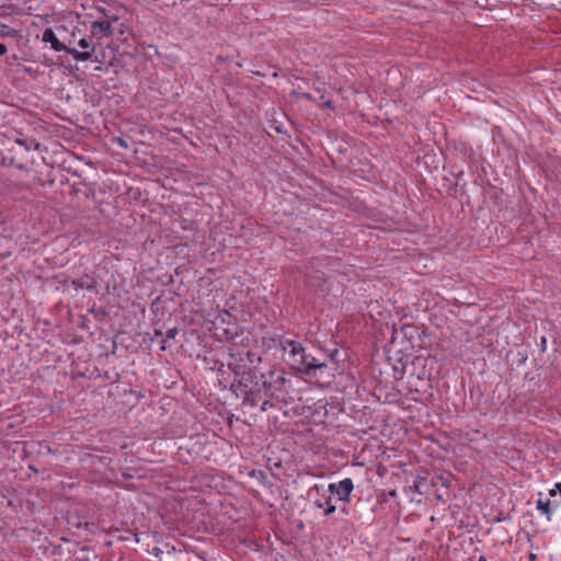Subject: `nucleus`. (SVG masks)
<instances>
[{"label": "nucleus", "instance_id": "nucleus-1", "mask_svg": "<svg viewBox=\"0 0 561 561\" xmlns=\"http://www.w3.org/2000/svg\"><path fill=\"white\" fill-rule=\"evenodd\" d=\"M287 362L293 369L306 375H311L313 370L327 367L324 363L308 354L301 344L296 348L289 350Z\"/></svg>", "mask_w": 561, "mask_h": 561}, {"label": "nucleus", "instance_id": "nucleus-2", "mask_svg": "<svg viewBox=\"0 0 561 561\" xmlns=\"http://www.w3.org/2000/svg\"><path fill=\"white\" fill-rule=\"evenodd\" d=\"M263 388L265 396L271 399H278L280 393H285L286 373L284 370H270L267 376L263 375Z\"/></svg>", "mask_w": 561, "mask_h": 561}, {"label": "nucleus", "instance_id": "nucleus-3", "mask_svg": "<svg viewBox=\"0 0 561 561\" xmlns=\"http://www.w3.org/2000/svg\"><path fill=\"white\" fill-rule=\"evenodd\" d=\"M310 495L313 497V505L322 510L324 516H330L336 511L334 497L331 496L324 484H314L310 490Z\"/></svg>", "mask_w": 561, "mask_h": 561}, {"label": "nucleus", "instance_id": "nucleus-4", "mask_svg": "<svg viewBox=\"0 0 561 561\" xmlns=\"http://www.w3.org/2000/svg\"><path fill=\"white\" fill-rule=\"evenodd\" d=\"M325 489L334 497V501L337 500L348 504L354 491V482L351 478H345L339 482L329 483Z\"/></svg>", "mask_w": 561, "mask_h": 561}, {"label": "nucleus", "instance_id": "nucleus-5", "mask_svg": "<svg viewBox=\"0 0 561 561\" xmlns=\"http://www.w3.org/2000/svg\"><path fill=\"white\" fill-rule=\"evenodd\" d=\"M42 41L44 43H49L51 48L56 51L64 50L66 53H70V48L57 37L56 33L50 27H47L43 32Z\"/></svg>", "mask_w": 561, "mask_h": 561}, {"label": "nucleus", "instance_id": "nucleus-6", "mask_svg": "<svg viewBox=\"0 0 561 561\" xmlns=\"http://www.w3.org/2000/svg\"><path fill=\"white\" fill-rule=\"evenodd\" d=\"M78 45L82 50H77L72 48V58L82 61L90 59L94 51V47L92 46L91 41L88 38H81Z\"/></svg>", "mask_w": 561, "mask_h": 561}, {"label": "nucleus", "instance_id": "nucleus-7", "mask_svg": "<svg viewBox=\"0 0 561 561\" xmlns=\"http://www.w3.org/2000/svg\"><path fill=\"white\" fill-rule=\"evenodd\" d=\"M536 508L547 517L548 520H551L553 510L551 508V502L549 497H545L543 493L538 494V499L536 501Z\"/></svg>", "mask_w": 561, "mask_h": 561}, {"label": "nucleus", "instance_id": "nucleus-8", "mask_svg": "<svg viewBox=\"0 0 561 561\" xmlns=\"http://www.w3.org/2000/svg\"><path fill=\"white\" fill-rule=\"evenodd\" d=\"M93 35L107 36L111 34V23L108 21L93 22L91 26Z\"/></svg>", "mask_w": 561, "mask_h": 561}, {"label": "nucleus", "instance_id": "nucleus-9", "mask_svg": "<svg viewBox=\"0 0 561 561\" xmlns=\"http://www.w3.org/2000/svg\"><path fill=\"white\" fill-rule=\"evenodd\" d=\"M300 344H301L300 342H297V341H294V340H289V339H285V337H280L278 340V348L280 351H283L284 353H286L287 355L289 354V350L296 348Z\"/></svg>", "mask_w": 561, "mask_h": 561}, {"label": "nucleus", "instance_id": "nucleus-10", "mask_svg": "<svg viewBox=\"0 0 561 561\" xmlns=\"http://www.w3.org/2000/svg\"><path fill=\"white\" fill-rule=\"evenodd\" d=\"M0 34L2 36L15 37L18 35V32H16V30H14L8 25H1Z\"/></svg>", "mask_w": 561, "mask_h": 561}, {"label": "nucleus", "instance_id": "nucleus-11", "mask_svg": "<svg viewBox=\"0 0 561 561\" xmlns=\"http://www.w3.org/2000/svg\"><path fill=\"white\" fill-rule=\"evenodd\" d=\"M72 285L73 286H79V287L87 286L88 288H90V287H93V279H90L88 282H82V283H77L76 280L72 279Z\"/></svg>", "mask_w": 561, "mask_h": 561}, {"label": "nucleus", "instance_id": "nucleus-12", "mask_svg": "<svg viewBox=\"0 0 561 561\" xmlns=\"http://www.w3.org/2000/svg\"><path fill=\"white\" fill-rule=\"evenodd\" d=\"M176 333H178V330L175 328L170 329V330L167 331V337L168 339H173V337H175Z\"/></svg>", "mask_w": 561, "mask_h": 561}, {"label": "nucleus", "instance_id": "nucleus-13", "mask_svg": "<svg viewBox=\"0 0 561 561\" xmlns=\"http://www.w3.org/2000/svg\"><path fill=\"white\" fill-rule=\"evenodd\" d=\"M65 58L67 57L65 56ZM58 60L60 61V65L65 70H70V67L65 64L64 57L59 56Z\"/></svg>", "mask_w": 561, "mask_h": 561}, {"label": "nucleus", "instance_id": "nucleus-14", "mask_svg": "<svg viewBox=\"0 0 561 561\" xmlns=\"http://www.w3.org/2000/svg\"><path fill=\"white\" fill-rule=\"evenodd\" d=\"M8 51L7 46L3 43H0V56L5 55Z\"/></svg>", "mask_w": 561, "mask_h": 561}, {"label": "nucleus", "instance_id": "nucleus-15", "mask_svg": "<svg viewBox=\"0 0 561 561\" xmlns=\"http://www.w3.org/2000/svg\"><path fill=\"white\" fill-rule=\"evenodd\" d=\"M268 405H271L270 401L268 400H264L263 403H262L261 410L262 411H266Z\"/></svg>", "mask_w": 561, "mask_h": 561}, {"label": "nucleus", "instance_id": "nucleus-16", "mask_svg": "<svg viewBox=\"0 0 561 561\" xmlns=\"http://www.w3.org/2000/svg\"><path fill=\"white\" fill-rule=\"evenodd\" d=\"M323 106H324V107H328V108H334V106H333V102H332V101H327V102H324V103H323Z\"/></svg>", "mask_w": 561, "mask_h": 561}, {"label": "nucleus", "instance_id": "nucleus-17", "mask_svg": "<svg viewBox=\"0 0 561 561\" xmlns=\"http://www.w3.org/2000/svg\"><path fill=\"white\" fill-rule=\"evenodd\" d=\"M554 489H556V491H559L561 493V482H557L554 484Z\"/></svg>", "mask_w": 561, "mask_h": 561}, {"label": "nucleus", "instance_id": "nucleus-18", "mask_svg": "<svg viewBox=\"0 0 561 561\" xmlns=\"http://www.w3.org/2000/svg\"><path fill=\"white\" fill-rule=\"evenodd\" d=\"M549 495H550V496H556V495H557V491H556V489H554V488H553V489H551V490H549Z\"/></svg>", "mask_w": 561, "mask_h": 561}, {"label": "nucleus", "instance_id": "nucleus-19", "mask_svg": "<svg viewBox=\"0 0 561 561\" xmlns=\"http://www.w3.org/2000/svg\"><path fill=\"white\" fill-rule=\"evenodd\" d=\"M245 401H251V405H255L256 402L254 400H251L249 396L244 398Z\"/></svg>", "mask_w": 561, "mask_h": 561}, {"label": "nucleus", "instance_id": "nucleus-20", "mask_svg": "<svg viewBox=\"0 0 561 561\" xmlns=\"http://www.w3.org/2000/svg\"><path fill=\"white\" fill-rule=\"evenodd\" d=\"M529 559H530V561H534L536 559V554L535 553H530L529 554Z\"/></svg>", "mask_w": 561, "mask_h": 561}, {"label": "nucleus", "instance_id": "nucleus-21", "mask_svg": "<svg viewBox=\"0 0 561 561\" xmlns=\"http://www.w3.org/2000/svg\"><path fill=\"white\" fill-rule=\"evenodd\" d=\"M478 561H488L486 558L484 556H480Z\"/></svg>", "mask_w": 561, "mask_h": 561}, {"label": "nucleus", "instance_id": "nucleus-22", "mask_svg": "<svg viewBox=\"0 0 561 561\" xmlns=\"http://www.w3.org/2000/svg\"><path fill=\"white\" fill-rule=\"evenodd\" d=\"M342 512H343V513H345V514H347V513H348V511H347V508H346V507H343V508H342Z\"/></svg>", "mask_w": 561, "mask_h": 561}]
</instances>
